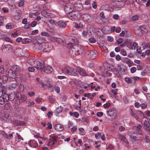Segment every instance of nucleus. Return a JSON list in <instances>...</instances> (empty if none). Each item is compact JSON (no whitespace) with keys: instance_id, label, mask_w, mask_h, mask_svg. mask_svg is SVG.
<instances>
[{"instance_id":"45","label":"nucleus","mask_w":150,"mask_h":150,"mask_svg":"<svg viewBox=\"0 0 150 150\" xmlns=\"http://www.w3.org/2000/svg\"><path fill=\"white\" fill-rule=\"evenodd\" d=\"M142 127V126L140 125L139 124L137 126L134 127V129L137 131H139L141 129Z\"/></svg>"},{"instance_id":"23","label":"nucleus","mask_w":150,"mask_h":150,"mask_svg":"<svg viewBox=\"0 0 150 150\" xmlns=\"http://www.w3.org/2000/svg\"><path fill=\"white\" fill-rule=\"evenodd\" d=\"M6 87L4 86H2V90H0V97H2L4 93H6Z\"/></svg>"},{"instance_id":"34","label":"nucleus","mask_w":150,"mask_h":150,"mask_svg":"<svg viewBox=\"0 0 150 150\" xmlns=\"http://www.w3.org/2000/svg\"><path fill=\"white\" fill-rule=\"evenodd\" d=\"M11 106V104L8 103H6L4 105V109L5 110H7L9 109Z\"/></svg>"},{"instance_id":"36","label":"nucleus","mask_w":150,"mask_h":150,"mask_svg":"<svg viewBox=\"0 0 150 150\" xmlns=\"http://www.w3.org/2000/svg\"><path fill=\"white\" fill-rule=\"evenodd\" d=\"M144 125L146 127V128L149 127L150 126V123L148 121H145L144 122Z\"/></svg>"},{"instance_id":"60","label":"nucleus","mask_w":150,"mask_h":150,"mask_svg":"<svg viewBox=\"0 0 150 150\" xmlns=\"http://www.w3.org/2000/svg\"><path fill=\"white\" fill-rule=\"evenodd\" d=\"M71 40V43L73 42V44L76 43L77 41V40L75 38H72V40Z\"/></svg>"},{"instance_id":"57","label":"nucleus","mask_w":150,"mask_h":150,"mask_svg":"<svg viewBox=\"0 0 150 150\" xmlns=\"http://www.w3.org/2000/svg\"><path fill=\"white\" fill-rule=\"evenodd\" d=\"M137 51L139 54H140L142 52V50L141 49V47H137Z\"/></svg>"},{"instance_id":"41","label":"nucleus","mask_w":150,"mask_h":150,"mask_svg":"<svg viewBox=\"0 0 150 150\" xmlns=\"http://www.w3.org/2000/svg\"><path fill=\"white\" fill-rule=\"evenodd\" d=\"M125 81L128 83H132V80L129 77L126 78L125 79Z\"/></svg>"},{"instance_id":"62","label":"nucleus","mask_w":150,"mask_h":150,"mask_svg":"<svg viewBox=\"0 0 150 150\" xmlns=\"http://www.w3.org/2000/svg\"><path fill=\"white\" fill-rule=\"evenodd\" d=\"M123 42V39L121 38L117 40V42L118 44H120L122 43Z\"/></svg>"},{"instance_id":"12","label":"nucleus","mask_w":150,"mask_h":150,"mask_svg":"<svg viewBox=\"0 0 150 150\" xmlns=\"http://www.w3.org/2000/svg\"><path fill=\"white\" fill-rule=\"evenodd\" d=\"M15 54L17 56L22 57L24 55V53L22 49H17L15 50L14 52Z\"/></svg>"},{"instance_id":"32","label":"nucleus","mask_w":150,"mask_h":150,"mask_svg":"<svg viewBox=\"0 0 150 150\" xmlns=\"http://www.w3.org/2000/svg\"><path fill=\"white\" fill-rule=\"evenodd\" d=\"M75 24L74 26L76 28H82L83 26V25L81 23L79 24L75 23Z\"/></svg>"},{"instance_id":"8","label":"nucleus","mask_w":150,"mask_h":150,"mask_svg":"<svg viewBox=\"0 0 150 150\" xmlns=\"http://www.w3.org/2000/svg\"><path fill=\"white\" fill-rule=\"evenodd\" d=\"M76 46H77V45H74L72 47L69 48V52L72 56H74L77 54L78 50L77 49L75 48Z\"/></svg>"},{"instance_id":"27","label":"nucleus","mask_w":150,"mask_h":150,"mask_svg":"<svg viewBox=\"0 0 150 150\" xmlns=\"http://www.w3.org/2000/svg\"><path fill=\"white\" fill-rule=\"evenodd\" d=\"M2 82L4 83H6L8 81V77L6 75H3L1 77Z\"/></svg>"},{"instance_id":"56","label":"nucleus","mask_w":150,"mask_h":150,"mask_svg":"<svg viewBox=\"0 0 150 150\" xmlns=\"http://www.w3.org/2000/svg\"><path fill=\"white\" fill-rule=\"evenodd\" d=\"M4 40H5L7 42H12V40H11L9 38V37H5L4 38Z\"/></svg>"},{"instance_id":"30","label":"nucleus","mask_w":150,"mask_h":150,"mask_svg":"<svg viewBox=\"0 0 150 150\" xmlns=\"http://www.w3.org/2000/svg\"><path fill=\"white\" fill-rule=\"evenodd\" d=\"M124 62L129 66H131L132 63L130 59L128 58H125L124 60Z\"/></svg>"},{"instance_id":"19","label":"nucleus","mask_w":150,"mask_h":150,"mask_svg":"<svg viewBox=\"0 0 150 150\" xmlns=\"http://www.w3.org/2000/svg\"><path fill=\"white\" fill-rule=\"evenodd\" d=\"M75 48L77 49L78 50L77 53V55L78 54V53L79 54H82L84 52V50L83 48L81 47L80 46H79L77 45V46H76Z\"/></svg>"},{"instance_id":"7","label":"nucleus","mask_w":150,"mask_h":150,"mask_svg":"<svg viewBox=\"0 0 150 150\" xmlns=\"http://www.w3.org/2000/svg\"><path fill=\"white\" fill-rule=\"evenodd\" d=\"M106 112L108 116L110 117H115L117 115L116 109L114 108H111L107 110Z\"/></svg>"},{"instance_id":"40","label":"nucleus","mask_w":150,"mask_h":150,"mask_svg":"<svg viewBox=\"0 0 150 150\" xmlns=\"http://www.w3.org/2000/svg\"><path fill=\"white\" fill-rule=\"evenodd\" d=\"M4 72V70L3 66H1L0 67V74H3Z\"/></svg>"},{"instance_id":"58","label":"nucleus","mask_w":150,"mask_h":150,"mask_svg":"<svg viewBox=\"0 0 150 150\" xmlns=\"http://www.w3.org/2000/svg\"><path fill=\"white\" fill-rule=\"evenodd\" d=\"M82 120L83 121L86 122L87 123H88L89 122V120L87 117H84L82 118Z\"/></svg>"},{"instance_id":"28","label":"nucleus","mask_w":150,"mask_h":150,"mask_svg":"<svg viewBox=\"0 0 150 150\" xmlns=\"http://www.w3.org/2000/svg\"><path fill=\"white\" fill-rule=\"evenodd\" d=\"M119 139L121 141L125 143H127L128 141L125 137L122 135L119 136Z\"/></svg>"},{"instance_id":"47","label":"nucleus","mask_w":150,"mask_h":150,"mask_svg":"<svg viewBox=\"0 0 150 150\" xmlns=\"http://www.w3.org/2000/svg\"><path fill=\"white\" fill-rule=\"evenodd\" d=\"M38 37H35L33 38V42L34 43H37L38 42Z\"/></svg>"},{"instance_id":"39","label":"nucleus","mask_w":150,"mask_h":150,"mask_svg":"<svg viewBox=\"0 0 150 150\" xmlns=\"http://www.w3.org/2000/svg\"><path fill=\"white\" fill-rule=\"evenodd\" d=\"M11 9L14 12L17 11L18 8L15 5H12L11 7Z\"/></svg>"},{"instance_id":"61","label":"nucleus","mask_w":150,"mask_h":150,"mask_svg":"<svg viewBox=\"0 0 150 150\" xmlns=\"http://www.w3.org/2000/svg\"><path fill=\"white\" fill-rule=\"evenodd\" d=\"M97 115L98 117H101L103 115V113L102 112H98L97 113Z\"/></svg>"},{"instance_id":"42","label":"nucleus","mask_w":150,"mask_h":150,"mask_svg":"<svg viewBox=\"0 0 150 150\" xmlns=\"http://www.w3.org/2000/svg\"><path fill=\"white\" fill-rule=\"evenodd\" d=\"M56 42L59 43H63L64 41L62 39L59 38H57L56 40Z\"/></svg>"},{"instance_id":"5","label":"nucleus","mask_w":150,"mask_h":150,"mask_svg":"<svg viewBox=\"0 0 150 150\" xmlns=\"http://www.w3.org/2000/svg\"><path fill=\"white\" fill-rule=\"evenodd\" d=\"M6 72V74L10 78L14 79L17 76L12 69H8Z\"/></svg>"},{"instance_id":"25","label":"nucleus","mask_w":150,"mask_h":150,"mask_svg":"<svg viewBox=\"0 0 150 150\" xmlns=\"http://www.w3.org/2000/svg\"><path fill=\"white\" fill-rule=\"evenodd\" d=\"M124 0H115V2L116 3V7H122V6L120 4H119V2H123Z\"/></svg>"},{"instance_id":"48","label":"nucleus","mask_w":150,"mask_h":150,"mask_svg":"<svg viewBox=\"0 0 150 150\" xmlns=\"http://www.w3.org/2000/svg\"><path fill=\"white\" fill-rule=\"evenodd\" d=\"M111 104L110 103H107L106 104H104L103 105V106L104 108H107L110 106Z\"/></svg>"},{"instance_id":"13","label":"nucleus","mask_w":150,"mask_h":150,"mask_svg":"<svg viewBox=\"0 0 150 150\" xmlns=\"http://www.w3.org/2000/svg\"><path fill=\"white\" fill-rule=\"evenodd\" d=\"M44 66L43 65H42L41 62L37 61L36 62V64H35L34 67L42 71L43 70V66Z\"/></svg>"},{"instance_id":"59","label":"nucleus","mask_w":150,"mask_h":150,"mask_svg":"<svg viewBox=\"0 0 150 150\" xmlns=\"http://www.w3.org/2000/svg\"><path fill=\"white\" fill-rule=\"evenodd\" d=\"M37 24V22L36 21H34L31 23V26L32 27H35Z\"/></svg>"},{"instance_id":"3","label":"nucleus","mask_w":150,"mask_h":150,"mask_svg":"<svg viewBox=\"0 0 150 150\" xmlns=\"http://www.w3.org/2000/svg\"><path fill=\"white\" fill-rule=\"evenodd\" d=\"M131 140L133 142L137 140H141L143 138V135L137 132H132L130 136Z\"/></svg>"},{"instance_id":"49","label":"nucleus","mask_w":150,"mask_h":150,"mask_svg":"<svg viewBox=\"0 0 150 150\" xmlns=\"http://www.w3.org/2000/svg\"><path fill=\"white\" fill-rule=\"evenodd\" d=\"M49 98L50 102L51 103H54V100L53 98V96H50Z\"/></svg>"},{"instance_id":"22","label":"nucleus","mask_w":150,"mask_h":150,"mask_svg":"<svg viewBox=\"0 0 150 150\" xmlns=\"http://www.w3.org/2000/svg\"><path fill=\"white\" fill-rule=\"evenodd\" d=\"M45 42H42L39 45L38 48L40 50L44 52V47H45Z\"/></svg>"},{"instance_id":"64","label":"nucleus","mask_w":150,"mask_h":150,"mask_svg":"<svg viewBox=\"0 0 150 150\" xmlns=\"http://www.w3.org/2000/svg\"><path fill=\"white\" fill-rule=\"evenodd\" d=\"M24 4V1L22 0H20L19 2L18 3V5L19 6H22Z\"/></svg>"},{"instance_id":"15","label":"nucleus","mask_w":150,"mask_h":150,"mask_svg":"<svg viewBox=\"0 0 150 150\" xmlns=\"http://www.w3.org/2000/svg\"><path fill=\"white\" fill-rule=\"evenodd\" d=\"M45 47H44V52H49L53 48L52 46L47 43L45 42Z\"/></svg>"},{"instance_id":"46","label":"nucleus","mask_w":150,"mask_h":150,"mask_svg":"<svg viewBox=\"0 0 150 150\" xmlns=\"http://www.w3.org/2000/svg\"><path fill=\"white\" fill-rule=\"evenodd\" d=\"M89 42L91 43H94L96 42V40L94 38L91 37L89 39Z\"/></svg>"},{"instance_id":"43","label":"nucleus","mask_w":150,"mask_h":150,"mask_svg":"<svg viewBox=\"0 0 150 150\" xmlns=\"http://www.w3.org/2000/svg\"><path fill=\"white\" fill-rule=\"evenodd\" d=\"M137 47V44L136 42H134L132 44V49L135 50Z\"/></svg>"},{"instance_id":"35","label":"nucleus","mask_w":150,"mask_h":150,"mask_svg":"<svg viewBox=\"0 0 150 150\" xmlns=\"http://www.w3.org/2000/svg\"><path fill=\"white\" fill-rule=\"evenodd\" d=\"M139 19V16L137 15H135L132 17V20L133 21H135L138 20Z\"/></svg>"},{"instance_id":"18","label":"nucleus","mask_w":150,"mask_h":150,"mask_svg":"<svg viewBox=\"0 0 150 150\" xmlns=\"http://www.w3.org/2000/svg\"><path fill=\"white\" fill-rule=\"evenodd\" d=\"M25 123L23 121H20L19 120H16L13 122V125L15 126H19L25 125Z\"/></svg>"},{"instance_id":"54","label":"nucleus","mask_w":150,"mask_h":150,"mask_svg":"<svg viewBox=\"0 0 150 150\" xmlns=\"http://www.w3.org/2000/svg\"><path fill=\"white\" fill-rule=\"evenodd\" d=\"M47 127L46 128L47 129H51L52 128V124L50 122H48L47 124Z\"/></svg>"},{"instance_id":"21","label":"nucleus","mask_w":150,"mask_h":150,"mask_svg":"<svg viewBox=\"0 0 150 150\" xmlns=\"http://www.w3.org/2000/svg\"><path fill=\"white\" fill-rule=\"evenodd\" d=\"M59 26L60 28H64L66 26L65 22L63 21L60 20L58 22Z\"/></svg>"},{"instance_id":"16","label":"nucleus","mask_w":150,"mask_h":150,"mask_svg":"<svg viewBox=\"0 0 150 150\" xmlns=\"http://www.w3.org/2000/svg\"><path fill=\"white\" fill-rule=\"evenodd\" d=\"M10 96L11 95H10L9 96H8V94H6V93H4L3 94L2 97L4 99L6 102H7L8 100H10L12 101L14 99V97H13V99H12L11 98H10Z\"/></svg>"},{"instance_id":"6","label":"nucleus","mask_w":150,"mask_h":150,"mask_svg":"<svg viewBox=\"0 0 150 150\" xmlns=\"http://www.w3.org/2000/svg\"><path fill=\"white\" fill-rule=\"evenodd\" d=\"M148 32V30L142 25L140 26L139 29H138L136 31L137 34L139 36H141L143 33H147Z\"/></svg>"},{"instance_id":"63","label":"nucleus","mask_w":150,"mask_h":150,"mask_svg":"<svg viewBox=\"0 0 150 150\" xmlns=\"http://www.w3.org/2000/svg\"><path fill=\"white\" fill-rule=\"evenodd\" d=\"M88 33L87 31L86 30H84L82 32V35L83 36L85 37L87 35Z\"/></svg>"},{"instance_id":"37","label":"nucleus","mask_w":150,"mask_h":150,"mask_svg":"<svg viewBox=\"0 0 150 150\" xmlns=\"http://www.w3.org/2000/svg\"><path fill=\"white\" fill-rule=\"evenodd\" d=\"M69 5H68L66 6L64 8V10L66 11H69V9L72 10L73 8V6L72 5L71 7H69Z\"/></svg>"},{"instance_id":"24","label":"nucleus","mask_w":150,"mask_h":150,"mask_svg":"<svg viewBox=\"0 0 150 150\" xmlns=\"http://www.w3.org/2000/svg\"><path fill=\"white\" fill-rule=\"evenodd\" d=\"M6 28L7 29H11L14 28V25L11 23H8L6 25Z\"/></svg>"},{"instance_id":"9","label":"nucleus","mask_w":150,"mask_h":150,"mask_svg":"<svg viewBox=\"0 0 150 150\" xmlns=\"http://www.w3.org/2000/svg\"><path fill=\"white\" fill-rule=\"evenodd\" d=\"M41 13L43 16L46 18H52L54 17V14L48 13L45 10L42 11Z\"/></svg>"},{"instance_id":"20","label":"nucleus","mask_w":150,"mask_h":150,"mask_svg":"<svg viewBox=\"0 0 150 150\" xmlns=\"http://www.w3.org/2000/svg\"><path fill=\"white\" fill-rule=\"evenodd\" d=\"M54 128L55 129L59 131H62L64 129L63 126L59 124H57L55 125Z\"/></svg>"},{"instance_id":"17","label":"nucleus","mask_w":150,"mask_h":150,"mask_svg":"<svg viewBox=\"0 0 150 150\" xmlns=\"http://www.w3.org/2000/svg\"><path fill=\"white\" fill-rule=\"evenodd\" d=\"M43 70L42 71H44L47 73H51L53 69L52 68L49 66H43Z\"/></svg>"},{"instance_id":"38","label":"nucleus","mask_w":150,"mask_h":150,"mask_svg":"<svg viewBox=\"0 0 150 150\" xmlns=\"http://www.w3.org/2000/svg\"><path fill=\"white\" fill-rule=\"evenodd\" d=\"M16 97L19 100H21V99L22 95L20 93H18L16 94Z\"/></svg>"},{"instance_id":"55","label":"nucleus","mask_w":150,"mask_h":150,"mask_svg":"<svg viewBox=\"0 0 150 150\" xmlns=\"http://www.w3.org/2000/svg\"><path fill=\"white\" fill-rule=\"evenodd\" d=\"M6 102L2 97H0V104L3 105Z\"/></svg>"},{"instance_id":"44","label":"nucleus","mask_w":150,"mask_h":150,"mask_svg":"<svg viewBox=\"0 0 150 150\" xmlns=\"http://www.w3.org/2000/svg\"><path fill=\"white\" fill-rule=\"evenodd\" d=\"M121 54L124 56H126L127 55L126 51L124 49H122L121 50Z\"/></svg>"},{"instance_id":"51","label":"nucleus","mask_w":150,"mask_h":150,"mask_svg":"<svg viewBox=\"0 0 150 150\" xmlns=\"http://www.w3.org/2000/svg\"><path fill=\"white\" fill-rule=\"evenodd\" d=\"M144 129L145 130V131L147 134H150V128L149 127L145 128Z\"/></svg>"},{"instance_id":"1","label":"nucleus","mask_w":150,"mask_h":150,"mask_svg":"<svg viewBox=\"0 0 150 150\" xmlns=\"http://www.w3.org/2000/svg\"><path fill=\"white\" fill-rule=\"evenodd\" d=\"M62 71L64 73H67L71 75L76 76L77 74L76 69L66 66L62 69Z\"/></svg>"},{"instance_id":"50","label":"nucleus","mask_w":150,"mask_h":150,"mask_svg":"<svg viewBox=\"0 0 150 150\" xmlns=\"http://www.w3.org/2000/svg\"><path fill=\"white\" fill-rule=\"evenodd\" d=\"M125 33H127V31L125 30L124 31H123L120 34V36H124L125 35Z\"/></svg>"},{"instance_id":"14","label":"nucleus","mask_w":150,"mask_h":150,"mask_svg":"<svg viewBox=\"0 0 150 150\" xmlns=\"http://www.w3.org/2000/svg\"><path fill=\"white\" fill-rule=\"evenodd\" d=\"M3 52H9L12 51V48L9 45H5L2 49Z\"/></svg>"},{"instance_id":"52","label":"nucleus","mask_w":150,"mask_h":150,"mask_svg":"<svg viewBox=\"0 0 150 150\" xmlns=\"http://www.w3.org/2000/svg\"><path fill=\"white\" fill-rule=\"evenodd\" d=\"M117 89H113L112 90L111 92L112 93H114V95L115 96H116L117 94Z\"/></svg>"},{"instance_id":"10","label":"nucleus","mask_w":150,"mask_h":150,"mask_svg":"<svg viewBox=\"0 0 150 150\" xmlns=\"http://www.w3.org/2000/svg\"><path fill=\"white\" fill-rule=\"evenodd\" d=\"M83 20L86 22L89 23L91 21L92 18L88 14H84L82 16Z\"/></svg>"},{"instance_id":"53","label":"nucleus","mask_w":150,"mask_h":150,"mask_svg":"<svg viewBox=\"0 0 150 150\" xmlns=\"http://www.w3.org/2000/svg\"><path fill=\"white\" fill-rule=\"evenodd\" d=\"M49 23L51 24L55 25L56 24V22L55 20L53 19H51L49 21Z\"/></svg>"},{"instance_id":"29","label":"nucleus","mask_w":150,"mask_h":150,"mask_svg":"<svg viewBox=\"0 0 150 150\" xmlns=\"http://www.w3.org/2000/svg\"><path fill=\"white\" fill-rule=\"evenodd\" d=\"M3 133L5 134L4 137L7 139H10L13 137V135L12 134H9L8 136L7 134L5 132H3Z\"/></svg>"},{"instance_id":"11","label":"nucleus","mask_w":150,"mask_h":150,"mask_svg":"<svg viewBox=\"0 0 150 150\" xmlns=\"http://www.w3.org/2000/svg\"><path fill=\"white\" fill-rule=\"evenodd\" d=\"M12 70L18 76L20 74L21 69L20 67L17 65H13L12 67Z\"/></svg>"},{"instance_id":"26","label":"nucleus","mask_w":150,"mask_h":150,"mask_svg":"<svg viewBox=\"0 0 150 150\" xmlns=\"http://www.w3.org/2000/svg\"><path fill=\"white\" fill-rule=\"evenodd\" d=\"M137 113L138 115L140 116L143 119L145 118V116H144L143 113L141 111L138 110L137 111Z\"/></svg>"},{"instance_id":"4","label":"nucleus","mask_w":150,"mask_h":150,"mask_svg":"<svg viewBox=\"0 0 150 150\" xmlns=\"http://www.w3.org/2000/svg\"><path fill=\"white\" fill-rule=\"evenodd\" d=\"M86 55L91 59H93L97 56V52L95 50H91L86 53Z\"/></svg>"},{"instance_id":"33","label":"nucleus","mask_w":150,"mask_h":150,"mask_svg":"<svg viewBox=\"0 0 150 150\" xmlns=\"http://www.w3.org/2000/svg\"><path fill=\"white\" fill-rule=\"evenodd\" d=\"M23 42L25 43L28 44L31 42L32 41V40L28 38H24L23 40Z\"/></svg>"},{"instance_id":"2","label":"nucleus","mask_w":150,"mask_h":150,"mask_svg":"<svg viewBox=\"0 0 150 150\" xmlns=\"http://www.w3.org/2000/svg\"><path fill=\"white\" fill-rule=\"evenodd\" d=\"M67 14L68 17L72 20H77L80 18V15L77 12L69 11Z\"/></svg>"},{"instance_id":"31","label":"nucleus","mask_w":150,"mask_h":150,"mask_svg":"<svg viewBox=\"0 0 150 150\" xmlns=\"http://www.w3.org/2000/svg\"><path fill=\"white\" fill-rule=\"evenodd\" d=\"M79 73L82 76H85L86 75V74L85 71L82 69H79Z\"/></svg>"}]
</instances>
